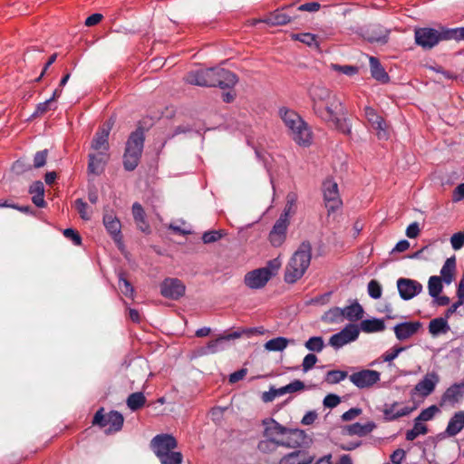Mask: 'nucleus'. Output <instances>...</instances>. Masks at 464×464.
<instances>
[{
	"instance_id": "10",
	"label": "nucleus",
	"mask_w": 464,
	"mask_h": 464,
	"mask_svg": "<svg viewBox=\"0 0 464 464\" xmlns=\"http://www.w3.org/2000/svg\"><path fill=\"white\" fill-rule=\"evenodd\" d=\"M360 329L354 324H348L340 332L333 334L329 339V345L335 350H339L345 344L354 342L358 339Z\"/></svg>"
},
{
	"instance_id": "51",
	"label": "nucleus",
	"mask_w": 464,
	"mask_h": 464,
	"mask_svg": "<svg viewBox=\"0 0 464 464\" xmlns=\"http://www.w3.org/2000/svg\"><path fill=\"white\" fill-rule=\"evenodd\" d=\"M367 290H368V295L372 299H379L382 296V285H380V283L378 281H376L374 279L371 280L368 283Z\"/></svg>"
},
{
	"instance_id": "55",
	"label": "nucleus",
	"mask_w": 464,
	"mask_h": 464,
	"mask_svg": "<svg viewBox=\"0 0 464 464\" xmlns=\"http://www.w3.org/2000/svg\"><path fill=\"white\" fill-rule=\"evenodd\" d=\"M74 205L82 219H91V215L88 212V205L85 201H83L82 198H77L74 202Z\"/></svg>"
},
{
	"instance_id": "41",
	"label": "nucleus",
	"mask_w": 464,
	"mask_h": 464,
	"mask_svg": "<svg viewBox=\"0 0 464 464\" xmlns=\"http://www.w3.org/2000/svg\"><path fill=\"white\" fill-rule=\"evenodd\" d=\"M146 402V398L142 392H133L127 399V406L132 411L142 408Z\"/></svg>"
},
{
	"instance_id": "49",
	"label": "nucleus",
	"mask_w": 464,
	"mask_h": 464,
	"mask_svg": "<svg viewBox=\"0 0 464 464\" xmlns=\"http://www.w3.org/2000/svg\"><path fill=\"white\" fill-rule=\"evenodd\" d=\"M304 389V383L300 380H295L291 382L289 384L280 387V392H283V395L286 393H293L295 392H299Z\"/></svg>"
},
{
	"instance_id": "37",
	"label": "nucleus",
	"mask_w": 464,
	"mask_h": 464,
	"mask_svg": "<svg viewBox=\"0 0 464 464\" xmlns=\"http://www.w3.org/2000/svg\"><path fill=\"white\" fill-rule=\"evenodd\" d=\"M297 195L295 192H289L286 195V203L279 218L290 222L291 217L296 212Z\"/></svg>"
},
{
	"instance_id": "62",
	"label": "nucleus",
	"mask_w": 464,
	"mask_h": 464,
	"mask_svg": "<svg viewBox=\"0 0 464 464\" xmlns=\"http://www.w3.org/2000/svg\"><path fill=\"white\" fill-rule=\"evenodd\" d=\"M317 362V357L314 353H308L304 356L302 363L303 371L308 372Z\"/></svg>"
},
{
	"instance_id": "39",
	"label": "nucleus",
	"mask_w": 464,
	"mask_h": 464,
	"mask_svg": "<svg viewBox=\"0 0 464 464\" xmlns=\"http://www.w3.org/2000/svg\"><path fill=\"white\" fill-rule=\"evenodd\" d=\"M343 309L337 306L327 310L321 317V321L325 324H340L343 322Z\"/></svg>"
},
{
	"instance_id": "52",
	"label": "nucleus",
	"mask_w": 464,
	"mask_h": 464,
	"mask_svg": "<svg viewBox=\"0 0 464 464\" xmlns=\"http://www.w3.org/2000/svg\"><path fill=\"white\" fill-rule=\"evenodd\" d=\"M119 287L123 295L126 296H132L134 288L131 284L123 276V274L119 275Z\"/></svg>"
},
{
	"instance_id": "57",
	"label": "nucleus",
	"mask_w": 464,
	"mask_h": 464,
	"mask_svg": "<svg viewBox=\"0 0 464 464\" xmlns=\"http://www.w3.org/2000/svg\"><path fill=\"white\" fill-rule=\"evenodd\" d=\"M48 156V150L37 151L34 157V167L35 169L42 168L45 165Z\"/></svg>"
},
{
	"instance_id": "59",
	"label": "nucleus",
	"mask_w": 464,
	"mask_h": 464,
	"mask_svg": "<svg viewBox=\"0 0 464 464\" xmlns=\"http://www.w3.org/2000/svg\"><path fill=\"white\" fill-rule=\"evenodd\" d=\"M279 396H283V392H280V388L276 389L271 387L268 392H264L262 393L261 398L264 402H270Z\"/></svg>"
},
{
	"instance_id": "47",
	"label": "nucleus",
	"mask_w": 464,
	"mask_h": 464,
	"mask_svg": "<svg viewBox=\"0 0 464 464\" xmlns=\"http://www.w3.org/2000/svg\"><path fill=\"white\" fill-rule=\"evenodd\" d=\"M306 349L312 352L320 353L324 347V339L321 336L310 337L304 343Z\"/></svg>"
},
{
	"instance_id": "35",
	"label": "nucleus",
	"mask_w": 464,
	"mask_h": 464,
	"mask_svg": "<svg viewBox=\"0 0 464 464\" xmlns=\"http://www.w3.org/2000/svg\"><path fill=\"white\" fill-rule=\"evenodd\" d=\"M450 330L446 317H437L430 321L429 332L432 336L445 334Z\"/></svg>"
},
{
	"instance_id": "29",
	"label": "nucleus",
	"mask_w": 464,
	"mask_h": 464,
	"mask_svg": "<svg viewBox=\"0 0 464 464\" xmlns=\"http://www.w3.org/2000/svg\"><path fill=\"white\" fill-rule=\"evenodd\" d=\"M369 63L372 77L382 83H387L390 81V77L379 59L374 56H370Z\"/></svg>"
},
{
	"instance_id": "36",
	"label": "nucleus",
	"mask_w": 464,
	"mask_h": 464,
	"mask_svg": "<svg viewBox=\"0 0 464 464\" xmlns=\"http://www.w3.org/2000/svg\"><path fill=\"white\" fill-rule=\"evenodd\" d=\"M311 462L312 459L306 457L304 451L295 450L285 455L278 464H310Z\"/></svg>"
},
{
	"instance_id": "7",
	"label": "nucleus",
	"mask_w": 464,
	"mask_h": 464,
	"mask_svg": "<svg viewBox=\"0 0 464 464\" xmlns=\"http://www.w3.org/2000/svg\"><path fill=\"white\" fill-rule=\"evenodd\" d=\"M103 408H101L94 414L92 424L101 428H109L105 430L107 434L115 433L121 430L123 426V416L117 411H111L108 414L103 413Z\"/></svg>"
},
{
	"instance_id": "42",
	"label": "nucleus",
	"mask_w": 464,
	"mask_h": 464,
	"mask_svg": "<svg viewBox=\"0 0 464 464\" xmlns=\"http://www.w3.org/2000/svg\"><path fill=\"white\" fill-rule=\"evenodd\" d=\"M428 432V428L425 424L420 420H417V418L414 420L413 428L411 430H407L405 434V438L409 441L414 440L420 435H424Z\"/></svg>"
},
{
	"instance_id": "58",
	"label": "nucleus",
	"mask_w": 464,
	"mask_h": 464,
	"mask_svg": "<svg viewBox=\"0 0 464 464\" xmlns=\"http://www.w3.org/2000/svg\"><path fill=\"white\" fill-rule=\"evenodd\" d=\"M227 410V408L223 407H213L209 411V417L217 424L221 423L224 416V411Z\"/></svg>"
},
{
	"instance_id": "26",
	"label": "nucleus",
	"mask_w": 464,
	"mask_h": 464,
	"mask_svg": "<svg viewBox=\"0 0 464 464\" xmlns=\"http://www.w3.org/2000/svg\"><path fill=\"white\" fill-rule=\"evenodd\" d=\"M209 73H212L211 71L206 72V69H198L188 72L184 80L188 84L202 87H212V82L207 79Z\"/></svg>"
},
{
	"instance_id": "13",
	"label": "nucleus",
	"mask_w": 464,
	"mask_h": 464,
	"mask_svg": "<svg viewBox=\"0 0 464 464\" xmlns=\"http://www.w3.org/2000/svg\"><path fill=\"white\" fill-rule=\"evenodd\" d=\"M103 225L120 250L124 248L121 234V224L119 218L111 212L105 213L102 218Z\"/></svg>"
},
{
	"instance_id": "27",
	"label": "nucleus",
	"mask_w": 464,
	"mask_h": 464,
	"mask_svg": "<svg viewBox=\"0 0 464 464\" xmlns=\"http://www.w3.org/2000/svg\"><path fill=\"white\" fill-rule=\"evenodd\" d=\"M278 447L294 448L295 447L290 440H272L265 438L257 444V449L262 453H272L277 450Z\"/></svg>"
},
{
	"instance_id": "34",
	"label": "nucleus",
	"mask_w": 464,
	"mask_h": 464,
	"mask_svg": "<svg viewBox=\"0 0 464 464\" xmlns=\"http://www.w3.org/2000/svg\"><path fill=\"white\" fill-rule=\"evenodd\" d=\"M375 428V424L372 421L362 424L360 422H355L350 425H347L343 428L345 432L349 435H357L359 437L366 436L371 433Z\"/></svg>"
},
{
	"instance_id": "14",
	"label": "nucleus",
	"mask_w": 464,
	"mask_h": 464,
	"mask_svg": "<svg viewBox=\"0 0 464 464\" xmlns=\"http://www.w3.org/2000/svg\"><path fill=\"white\" fill-rule=\"evenodd\" d=\"M364 115L372 127L376 130L378 139L384 140H388L389 131L387 130V124L384 119L380 116L373 108L370 106H366L364 108Z\"/></svg>"
},
{
	"instance_id": "48",
	"label": "nucleus",
	"mask_w": 464,
	"mask_h": 464,
	"mask_svg": "<svg viewBox=\"0 0 464 464\" xmlns=\"http://www.w3.org/2000/svg\"><path fill=\"white\" fill-rule=\"evenodd\" d=\"M226 233L223 230H210L206 231L202 235V241L204 244H210L221 239Z\"/></svg>"
},
{
	"instance_id": "4",
	"label": "nucleus",
	"mask_w": 464,
	"mask_h": 464,
	"mask_svg": "<svg viewBox=\"0 0 464 464\" xmlns=\"http://www.w3.org/2000/svg\"><path fill=\"white\" fill-rule=\"evenodd\" d=\"M178 440L169 433H160L150 440V449L159 459L160 464H181L183 455L180 451H176Z\"/></svg>"
},
{
	"instance_id": "22",
	"label": "nucleus",
	"mask_w": 464,
	"mask_h": 464,
	"mask_svg": "<svg viewBox=\"0 0 464 464\" xmlns=\"http://www.w3.org/2000/svg\"><path fill=\"white\" fill-rule=\"evenodd\" d=\"M422 324L420 321H407L397 324L393 327L395 336L400 341H404L418 333Z\"/></svg>"
},
{
	"instance_id": "21",
	"label": "nucleus",
	"mask_w": 464,
	"mask_h": 464,
	"mask_svg": "<svg viewBox=\"0 0 464 464\" xmlns=\"http://www.w3.org/2000/svg\"><path fill=\"white\" fill-rule=\"evenodd\" d=\"M290 222L278 218L274 224L268 235L271 245L278 247L283 245L286 238V232Z\"/></svg>"
},
{
	"instance_id": "3",
	"label": "nucleus",
	"mask_w": 464,
	"mask_h": 464,
	"mask_svg": "<svg viewBox=\"0 0 464 464\" xmlns=\"http://www.w3.org/2000/svg\"><path fill=\"white\" fill-rule=\"evenodd\" d=\"M278 112L295 142L303 147L310 146L313 140V132L302 117L286 107L280 108Z\"/></svg>"
},
{
	"instance_id": "12",
	"label": "nucleus",
	"mask_w": 464,
	"mask_h": 464,
	"mask_svg": "<svg viewBox=\"0 0 464 464\" xmlns=\"http://www.w3.org/2000/svg\"><path fill=\"white\" fill-rule=\"evenodd\" d=\"M186 285L178 278L167 277L160 284V294L170 300H179L185 295Z\"/></svg>"
},
{
	"instance_id": "30",
	"label": "nucleus",
	"mask_w": 464,
	"mask_h": 464,
	"mask_svg": "<svg viewBox=\"0 0 464 464\" xmlns=\"http://www.w3.org/2000/svg\"><path fill=\"white\" fill-rule=\"evenodd\" d=\"M132 215L138 228L145 234L150 233V227L146 220V214L142 206L135 202L132 205Z\"/></svg>"
},
{
	"instance_id": "31",
	"label": "nucleus",
	"mask_w": 464,
	"mask_h": 464,
	"mask_svg": "<svg viewBox=\"0 0 464 464\" xmlns=\"http://www.w3.org/2000/svg\"><path fill=\"white\" fill-rule=\"evenodd\" d=\"M342 309L343 313V318L350 322H357L361 320L364 314L363 307L358 303L357 300H353L351 304L346 305Z\"/></svg>"
},
{
	"instance_id": "16",
	"label": "nucleus",
	"mask_w": 464,
	"mask_h": 464,
	"mask_svg": "<svg viewBox=\"0 0 464 464\" xmlns=\"http://www.w3.org/2000/svg\"><path fill=\"white\" fill-rule=\"evenodd\" d=\"M440 382V377L435 372L426 373L423 378L415 385L411 392V395L418 394L421 397H427L431 394L437 384Z\"/></svg>"
},
{
	"instance_id": "53",
	"label": "nucleus",
	"mask_w": 464,
	"mask_h": 464,
	"mask_svg": "<svg viewBox=\"0 0 464 464\" xmlns=\"http://www.w3.org/2000/svg\"><path fill=\"white\" fill-rule=\"evenodd\" d=\"M439 411V409L436 405H431L420 411V413L418 415L417 420L420 421H429L433 419L436 412Z\"/></svg>"
},
{
	"instance_id": "8",
	"label": "nucleus",
	"mask_w": 464,
	"mask_h": 464,
	"mask_svg": "<svg viewBox=\"0 0 464 464\" xmlns=\"http://www.w3.org/2000/svg\"><path fill=\"white\" fill-rule=\"evenodd\" d=\"M324 200L328 213L339 209L343 206L338 185L333 179H326L322 186Z\"/></svg>"
},
{
	"instance_id": "43",
	"label": "nucleus",
	"mask_w": 464,
	"mask_h": 464,
	"mask_svg": "<svg viewBox=\"0 0 464 464\" xmlns=\"http://www.w3.org/2000/svg\"><path fill=\"white\" fill-rule=\"evenodd\" d=\"M289 341L288 339L285 337H276L269 341H267L265 343V348L267 351H273V352H282L285 350L288 344Z\"/></svg>"
},
{
	"instance_id": "24",
	"label": "nucleus",
	"mask_w": 464,
	"mask_h": 464,
	"mask_svg": "<svg viewBox=\"0 0 464 464\" xmlns=\"http://www.w3.org/2000/svg\"><path fill=\"white\" fill-rule=\"evenodd\" d=\"M111 127H102L95 133L91 148L96 152H103L109 153V135H110Z\"/></svg>"
},
{
	"instance_id": "25",
	"label": "nucleus",
	"mask_w": 464,
	"mask_h": 464,
	"mask_svg": "<svg viewBox=\"0 0 464 464\" xmlns=\"http://www.w3.org/2000/svg\"><path fill=\"white\" fill-rule=\"evenodd\" d=\"M218 73L216 82H212V87H219L220 89H231L237 82V75L224 68L218 67Z\"/></svg>"
},
{
	"instance_id": "15",
	"label": "nucleus",
	"mask_w": 464,
	"mask_h": 464,
	"mask_svg": "<svg viewBox=\"0 0 464 464\" xmlns=\"http://www.w3.org/2000/svg\"><path fill=\"white\" fill-rule=\"evenodd\" d=\"M397 288L400 297L408 301L422 291V285L416 280L401 277L397 280Z\"/></svg>"
},
{
	"instance_id": "1",
	"label": "nucleus",
	"mask_w": 464,
	"mask_h": 464,
	"mask_svg": "<svg viewBox=\"0 0 464 464\" xmlns=\"http://www.w3.org/2000/svg\"><path fill=\"white\" fill-rule=\"evenodd\" d=\"M309 96L313 111L319 119L343 134H351L352 125L346 118L345 106L334 92L324 85H313Z\"/></svg>"
},
{
	"instance_id": "64",
	"label": "nucleus",
	"mask_w": 464,
	"mask_h": 464,
	"mask_svg": "<svg viewBox=\"0 0 464 464\" xmlns=\"http://www.w3.org/2000/svg\"><path fill=\"white\" fill-rule=\"evenodd\" d=\"M420 232V225L418 222L411 223L406 228V236L409 238H416Z\"/></svg>"
},
{
	"instance_id": "11",
	"label": "nucleus",
	"mask_w": 464,
	"mask_h": 464,
	"mask_svg": "<svg viewBox=\"0 0 464 464\" xmlns=\"http://www.w3.org/2000/svg\"><path fill=\"white\" fill-rule=\"evenodd\" d=\"M349 380L359 389H368L380 382L381 373L375 370L363 369L349 375Z\"/></svg>"
},
{
	"instance_id": "63",
	"label": "nucleus",
	"mask_w": 464,
	"mask_h": 464,
	"mask_svg": "<svg viewBox=\"0 0 464 464\" xmlns=\"http://www.w3.org/2000/svg\"><path fill=\"white\" fill-rule=\"evenodd\" d=\"M340 397L336 394H327L324 399V405L327 408H334L340 403Z\"/></svg>"
},
{
	"instance_id": "50",
	"label": "nucleus",
	"mask_w": 464,
	"mask_h": 464,
	"mask_svg": "<svg viewBox=\"0 0 464 464\" xmlns=\"http://www.w3.org/2000/svg\"><path fill=\"white\" fill-rule=\"evenodd\" d=\"M406 350V347H402V346H393L391 350L387 351L386 353H384L381 359H382V362H392L394 359H396L398 357V355Z\"/></svg>"
},
{
	"instance_id": "60",
	"label": "nucleus",
	"mask_w": 464,
	"mask_h": 464,
	"mask_svg": "<svg viewBox=\"0 0 464 464\" xmlns=\"http://www.w3.org/2000/svg\"><path fill=\"white\" fill-rule=\"evenodd\" d=\"M63 236L72 240V243L75 245V246H81L82 245V237L80 236V234L74 230L73 228H66L63 230Z\"/></svg>"
},
{
	"instance_id": "6",
	"label": "nucleus",
	"mask_w": 464,
	"mask_h": 464,
	"mask_svg": "<svg viewBox=\"0 0 464 464\" xmlns=\"http://www.w3.org/2000/svg\"><path fill=\"white\" fill-rule=\"evenodd\" d=\"M450 28L441 27L440 30L430 27H420L414 30V40L418 46L424 50H430L436 46L440 42L444 40H451L448 37Z\"/></svg>"
},
{
	"instance_id": "38",
	"label": "nucleus",
	"mask_w": 464,
	"mask_h": 464,
	"mask_svg": "<svg viewBox=\"0 0 464 464\" xmlns=\"http://www.w3.org/2000/svg\"><path fill=\"white\" fill-rule=\"evenodd\" d=\"M358 327L360 331L370 334L383 331L385 329V324L382 319L372 318L362 320L360 326Z\"/></svg>"
},
{
	"instance_id": "23",
	"label": "nucleus",
	"mask_w": 464,
	"mask_h": 464,
	"mask_svg": "<svg viewBox=\"0 0 464 464\" xmlns=\"http://www.w3.org/2000/svg\"><path fill=\"white\" fill-rule=\"evenodd\" d=\"M88 158V172L99 176L103 172L104 167L110 158V155L109 153H105V151H103L90 153Z\"/></svg>"
},
{
	"instance_id": "9",
	"label": "nucleus",
	"mask_w": 464,
	"mask_h": 464,
	"mask_svg": "<svg viewBox=\"0 0 464 464\" xmlns=\"http://www.w3.org/2000/svg\"><path fill=\"white\" fill-rule=\"evenodd\" d=\"M356 34L371 44H385L389 40L390 30L380 24H371L359 28Z\"/></svg>"
},
{
	"instance_id": "5",
	"label": "nucleus",
	"mask_w": 464,
	"mask_h": 464,
	"mask_svg": "<svg viewBox=\"0 0 464 464\" xmlns=\"http://www.w3.org/2000/svg\"><path fill=\"white\" fill-rule=\"evenodd\" d=\"M145 141L144 130L138 127L132 131L125 145V151L123 154V167L127 171L134 170L140 160Z\"/></svg>"
},
{
	"instance_id": "28",
	"label": "nucleus",
	"mask_w": 464,
	"mask_h": 464,
	"mask_svg": "<svg viewBox=\"0 0 464 464\" xmlns=\"http://www.w3.org/2000/svg\"><path fill=\"white\" fill-rule=\"evenodd\" d=\"M464 429V411L455 412L449 420L445 433L449 437L458 435Z\"/></svg>"
},
{
	"instance_id": "45",
	"label": "nucleus",
	"mask_w": 464,
	"mask_h": 464,
	"mask_svg": "<svg viewBox=\"0 0 464 464\" xmlns=\"http://www.w3.org/2000/svg\"><path fill=\"white\" fill-rule=\"evenodd\" d=\"M442 279L440 276H430L428 282L429 294L431 297H437L442 291Z\"/></svg>"
},
{
	"instance_id": "17",
	"label": "nucleus",
	"mask_w": 464,
	"mask_h": 464,
	"mask_svg": "<svg viewBox=\"0 0 464 464\" xmlns=\"http://www.w3.org/2000/svg\"><path fill=\"white\" fill-rule=\"evenodd\" d=\"M272 273L268 268H257L252 270L245 276V284L251 289H259L264 287L271 279Z\"/></svg>"
},
{
	"instance_id": "40",
	"label": "nucleus",
	"mask_w": 464,
	"mask_h": 464,
	"mask_svg": "<svg viewBox=\"0 0 464 464\" xmlns=\"http://www.w3.org/2000/svg\"><path fill=\"white\" fill-rule=\"evenodd\" d=\"M455 269H456V260H455V257L452 256V257H450L448 258L444 265L442 266L441 267V270H440V276H441V279L446 283V284H450L453 280V276H454V272H455Z\"/></svg>"
},
{
	"instance_id": "56",
	"label": "nucleus",
	"mask_w": 464,
	"mask_h": 464,
	"mask_svg": "<svg viewBox=\"0 0 464 464\" xmlns=\"http://www.w3.org/2000/svg\"><path fill=\"white\" fill-rule=\"evenodd\" d=\"M224 344L225 338L221 336L218 339L210 341L207 345V350L208 353H215L219 351H222L224 349Z\"/></svg>"
},
{
	"instance_id": "61",
	"label": "nucleus",
	"mask_w": 464,
	"mask_h": 464,
	"mask_svg": "<svg viewBox=\"0 0 464 464\" xmlns=\"http://www.w3.org/2000/svg\"><path fill=\"white\" fill-rule=\"evenodd\" d=\"M450 244L454 250L460 249L464 245V233L457 232L450 237Z\"/></svg>"
},
{
	"instance_id": "19",
	"label": "nucleus",
	"mask_w": 464,
	"mask_h": 464,
	"mask_svg": "<svg viewBox=\"0 0 464 464\" xmlns=\"http://www.w3.org/2000/svg\"><path fill=\"white\" fill-rule=\"evenodd\" d=\"M262 425L264 426V438L272 440H285L282 437L290 432V430L281 425L273 418H266L263 420Z\"/></svg>"
},
{
	"instance_id": "18",
	"label": "nucleus",
	"mask_w": 464,
	"mask_h": 464,
	"mask_svg": "<svg viewBox=\"0 0 464 464\" xmlns=\"http://www.w3.org/2000/svg\"><path fill=\"white\" fill-rule=\"evenodd\" d=\"M464 399V381L451 384L443 392L440 398V405L455 406Z\"/></svg>"
},
{
	"instance_id": "44",
	"label": "nucleus",
	"mask_w": 464,
	"mask_h": 464,
	"mask_svg": "<svg viewBox=\"0 0 464 464\" xmlns=\"http://www.w3.org/2000/svg\"><path fill=\"white\" fill-rule=\"evenodd\" d=\"M293 39L297 40L307 46L313 47H318L319 44L317 41V36L314 34L310 33H302V34H295L292 35Z\"/></svg>"
},
{
	"instance_id": "2",
	"label": "nucleus",
	"mask_w": 464,
	"mask_h": 464,
	"mask_svg": "<svg viewBox=\"0 0 464 464\" xmlns=\"http://www.w3.org/2000/svg\"><path fill=\"white\" fill-rule=\"evenodd\" d=\"M312 258V245L303 241L290 257L285 270L284 279L287 284H295L303 277Z\"/></svg>"
},
{
	"instance_id": "20",
	"label": "nucleus",
	"mask_w": 464,
	"mask_h": 464,
	"mask_svg": "<svg viewBox=\"0 0 464 464\" xmlns=\"http://www.w3.org/2000/svg\"><path fill=\"white\" fill-rule=\"evenodd\" d=\"M414 410V407L403 406L400 407V402L395 401L393 403H385L382 409L383 419L386 421H393L401 417L411 414Z\"/></svg>"
},
{
	"instance_id": "33",
	"label": "nucleus",
	"mask_w": 464,
	"mask_h": 464,
	"mask_svg": "<svg viewBox=\"0 0 464 464\" xmlns=\"http://www.w3.org/2000/svg\"><path fill=\"white\" fill-rule=\"evenodd\" d=\"M29 193L32 195L33 203L38 208H44V186L40 180L34 181L29 188Z\"/></svg>"
},
{
	"instance_id": "54",
	"label": "nucleus",
	"mask_w": 464,
	"mask_h": 464,
	"mask_svg": "<svg viewBox=\"0 0 464 464\" xmlns=\"http://www.w3.org/2000/svg\"><path fill=\"white\" fill-rule=\"evenodd\" d=\"M331 68L335 72L343 73L348 76H353L358 72V67L354 65H339L332 63Z\"/></svg>"
},
{
	"instance_id": "32",
	"label": "nucleus",
	"mask_w": 464,
	"mask_h": 464,
	"mask_svg": "<svg viewBox=\"0 0 464 464\" xmlns=\"http://www.w3.org/2000/svg\"><path fill=\"white\" fill-rule=\"evenodd\" d=\"M291 19L292 16L286 13L285 8H281L269 14L264 22L270 25H285L290 23Z\"/></svg>"
},
{
	"instance_id": "46",
	"label": "nucleus",
	"mask_w": 464,
	"mask_h": 464,
	"mask_svg": "<svg viewBox=\"0 0 464 464\" xmlns=\"http://www.w3.org/2000/svg\"><path fill=\"white\" fill-rule=\"evenodd\" d=\"M348 376L347 372L342 370H332L327 372L325 375V382L330 384H336L346 379Z\"/></svg>"
}]
</instances>
